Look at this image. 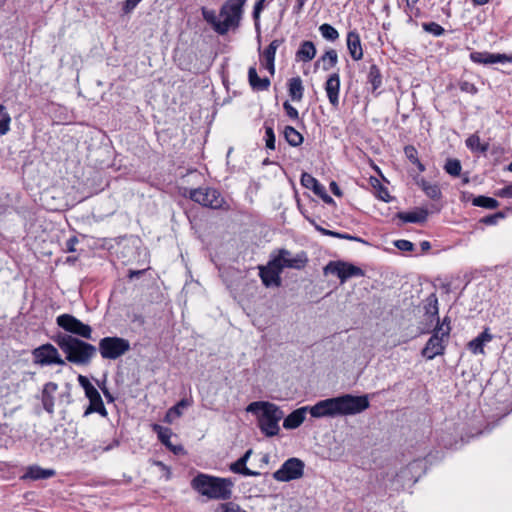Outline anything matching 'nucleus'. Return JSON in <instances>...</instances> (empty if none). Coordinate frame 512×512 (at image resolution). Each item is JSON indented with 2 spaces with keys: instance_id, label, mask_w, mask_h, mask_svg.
Segmentation results:
<instances>
[{
  "instance_id": "1",
  "label": "nucleus",
  "mask_w": 512,
  "mask_h": 512,
  "mask_svg": "<svg viewBox=\"0 0 512 512\" xmlns=\"http://www.w3.org/2000/svg\"><path fill=\"white\" fill-rule=\"evenodd\" d=\"M370 406L368 395L343 394L321 400L313 406H305L314 418L338 417L359 414Z\"/></svg>"
},
{
  "instance_id": "2",
  "label": "nucleus",
  "mask_w": 512,
  "mask_h": 512,
  "mask_svg": "<svg viewBox=\"0 0 512 512\" xmlns=\"http://www.w3.org/2000/svg\"><path fill=\"white\" fill-rule=\"evenodd\" d=\"M51 340L65 354V363L85 367L89 366L97 355V347L83 338L57 331L51 336Z\"/></svg>"
},
{
  "instance_id": "3",
  "label": "nucleus",
  "mask_w": 512,
  "mask_h": 512,
  "mask_svg": "<svg viewBox=\"0 0 512 512\" xmlns=\"http://www.w3.org/2000/svg\"><path fill=\"white\" fill-rule=\"evenodd\" d=\"M246 411L256 416L257 426L266 437L279 434V422L284 416L279 406L269 401H254L246 407Z\"/></svg>"
},
{
  "instance_id": "4",
  "label": "nucleus",
  "mask_w": 512,
  "mask_h": 512,
  "mask_svg": "<svg viewBox=\"0 0 512 512\" xmlns=\"http://www.w3.org/2000/svg\"><path fill=\"white\" fill-rule=\"evenodd\" d=\"M234 482L231 478H220L204 473L191 480V487L209 499L226 501L232 497Z\"/></svg>"
},
{
  "instance_id": "5",
  "label": "nucleus",
  "mask_w": 512,
  "mask_h": 512,
  "mask_svg": "<svg viewBox=\"0 0 512 512\" xmlns=\"http://www.w3.org/2000/svg\"><path fill=\"white\" fill-rule=\"evenodd\" d=\"M247 0H226L220 8L221 24L217 25L220 35H225L230 29L237 28L243 15Z\"/></svg>"
},
{
  "instance_id": "6",
  "label": "nucleus",
  "mask_w": 512,
  "mask_h": 512,
  "mask_svg": "<svg viewBox=\"0 0 512 512\" xmlns=\"http://www.w3.org/2000/svg\"><path fill=\"white\" fill-rule=\"evenodd\" d=\"M97 352L99 351L101 357L104 360L114 361L131 349L130 342L128 339L119 336H106L99 340Z\"/></svg>"
},
{
  "instance_id": "7",
  "label": "nucleus",
  "mask_w": 512,
  "mask_h": 512,
  "mask_svg": "<svg viewBox=\"0 0 512 512\" xmlns=\"http://www.w3.org/2000/svg\"><path fill=\"white\" fill-rule=\"evenodd\" d=\"M56 324L63 329L66 334L83 338L92 339L93 329L90 325L83 323L81 320L71 314H61L56 318Z\"/></svg>"
},
{
  "instance_id": "8",
  "label": "nucleus",
  "mask_w": 512,
  "mask_h": 512,
  "mask_svg": "<svg viewBox=\"0 0 512 512\" xmlns=\"http://www.w3.org/2000/svg\"><path fill=\"white\" fill-rule=\"evenodd\" d=\"M450 336V328L435 327L431 337L421 351V355L427 360L443 355Z\"/></svg>"
},
{
  "instance_id": "9",
  "label": "nucleus",
  "mask_w": 512,
  "mask_h": 512,
  "mask_svg": "<svg viewBox=\"0 0 512 512\" xmlns=\"http://www.w3.org/2000/svg\"><path fill=\"white\" fill-rule=\"evenodd\" d=\"M324 275H336L343 284L353 277H363L365 272L360 267L342 260L330 261L323 268Z\"/></svg>"
},
{
  "instance_id": "10",
  "label": "nucleus",
  "mask_w": 512,
  "mask_h": 512,
  "mask_svg": "<svg viewBox=\"0 0 512 512\" xmlns=\"http://www.w3.org/2000/svg\"><path fill=\"white\" fill-rule=\"evenodd\" d=\"M33 363L39 366L65 365L58 349L51 343L42 344L32 350Z\"/></svg>"
},
{
  "instance_id": "11",
  "label": "nucleus",
  "mask_w": 512,
  "mask_h": 512,
  "mask_svg": "<svg viewBox=\"0 0 512 512\" xmlns=\"http://www.w3.org/2000/svg\"><path fill=\"white\" fill-rule=\"evenodd\" d=\"M304 462L296 457L287 459L281 467L273 473V478L279 482H290L300 479L304 474Z\"/></svg>"
},
{
  "instance_id": "12",
  "label": "nucleus",
  "mask_w": 512,
  "mask_h": 512,
  "mask_svg": "<svg viewBox=\"0 0 512 512\" xmlns=\"http://www.w3.org/2000/svg\"><path fill=\"white\" fill-rule=\"evenodd\" d=\"M189 198L204 207L212 209H219L224 203L220 192L213 188L192 189L189 192Z\"/></svg>"
},
{
  "instance_id": "13",
  "label": "nucleus",
  "mask_w": 512,
  "mask_h": 512,
  "mask_svg": "<svg viewBox=\"0 0 512 512\" xmlns=\"http://www.w3.org/2000/svg\"><path fill=\"white\" fill-rule=\"evenodd\" d=\"M271 256L274 260L278 261L277 263L279 266H281L282 271L284 268H291L296 270L303 269L308 262L307 255L304 251L293 256L289 250L281 248L277 251H274Z\"/></svg>"
},
{
  "instance_id": "14",
  "label": "nucleus",
  "mask_w": 512,
  "mask_h": 512,
  "mask_svg": "<svg viewBox=\"0 0 512 512\" xmlns=\"http://www.w3.org/2000/svg\"><path fill=\"white\" fill-rule=\"evenodd\" d=\"M277 260L271 256L266 265H259V277L265 287H280L282 284L281 279V266L278 265Z\"/></svg>"
},
{
  "instance_id": "15",
  "label": "nucleus",
  "mask_w": 512,
  "mask_h": 512,
  "mask_svg": "<svg viewBox=\"0 0 512 512\" xmlns=\"http://www.w3.org/2000/svg\"><path fill=\"white\" fill-rule=\"evenodd\" d=\"M301 185L307 189H310L326 204H335L333 198L328 195L326 188L322 185L315 177L307 172H303L300 178Z\"/></svg>"
},
{
  "instance_id": "16",
  "label": "nucleus",
  "mask_w": 512,
  "mask_h": 512,
  "mask_svg": "<svg viewBox=\"0 0 512 512\" xmlns=\"http://www.w3.org/2000/svg\"><path fill=\"white\" fill-rule=\"evenodd\" d=\"M470 60L476 64L490 65L495 63H512V54L490 53L488 51H472Z\"/></svg>"
},
{
  "instance_id": "17",
  "label": "nucleus",
  "mask_w": 512,
  "mask_h": 512,
  "mask_svg": "<svg viewBox=\"0 0 512 512\" xmlns=\"http://www.w3.org/2000/svg\"><path fill=\"white\" fill-rule=\"evenodd\" d=\"M325 92L327 94L329 103L333 108L339 107V92H340V76L338 72L332 73L328 76L325 85Z\"/></svg>"
},
{
  "instance_id": "18",
  "label": "nucleus",
  "mask_w": 512,
  "mask_h": 512,
  "mask_svg": "<svg viewBox=\"0 0 512 512\" xmlns=\"http://www.w3.org/2000/svg\"><path fill=\"white\" fill-rule=\"evenodd\" d=\"M58 390V384L55 382H47L41 390L40 400L43 409L50 415L54 414L55 393Z\"/></svg>"
},
{
  "instance_id": "19",
  "label": "nucleus",
  "mask_w": 512,
  "mask_h": 512,
  "mask_svg": "<svg viewBox=\"0 0 512 512\" xmlns=\"http://www.w3.org/2000/svg\"><path fill=\"white\" fill-rule=\"evenodd\" d=\"M56 475V471L51 468H42L39 465H30L26 467L24 474L20 477L23 481H38L52 478Z\"/></svg>"
},
{
  "instance_id": "20",
  "label": "nucleus",
  "mask_w": 512,
  "mask_h": 512,
  "mask_svg": "<svg viewBox=\"0 0 512 512\" xmlns=\"http://www.w3.org/2000/svg\"><path fill=\"white\" fill-rule=\"evenodd\" d=\"M347 48L351 58L355 61L362 59L363 49L360 35L356 30L349 31L347 34Z\"/></svg>"
},
{
  "instance_id": "21",
  "label": "nucleus",
  "mask_w": 512,
  "mask_h": 512,
  "mask_svg": "<svg viewBox=\"0 0 512 512\" xmlns=\"http://www.w3.org/2000/svg\"><path fill=\"white\" fill-rule=\"evenodd\" d=\"M493 335L489 332L488 328H485L476 338L468 342L467 347L474 355L484 354V346L486 343L492 341Z\"/></svg>"
},
{
  "instance_id": "22",
  "label": "nucleus",
  "mask_w": 512,
  "mask_h": 512,
  "mask_svg": "<svg viewBox=\"0 0 512 512\" xmlns=\"http://www.w3.org/2000/svg\"><path fill=\"white\" fill-rule=\"evenodd\" d=\"M308 408L305 406L292 411L284 418L283 427L287 430L298 428L305 420Z\"/></svg>"
},
{
  "instance_id": "23",
  "label": "nucleus",
  "mask_w": 512,
  "mask_h": 512,
  "mask_svg": "<svg viewBox=\"0 0 512 512\" xmlns=\"http://www.w3.org/2000/svg\"><path fill=\"white\" fill-rule=\"evenodd\" d=\"M248 82L253 91H266L270 87V79L267 77L260 78L255 66L248 69Z\"/></svg>"
},
{
  "instance_id": "24",
  "label": "nucleus",
  "mask_w": 512,
  "mask_h": 512,
  "mask_svg": "<svg viewBox=\"0 0 512 512\" xmlns=\"http://www.w3.org/2000/svg\"><path fill=\"white\" fill-rule=\"evenodd\" d=\"M396 217L405 223H424L428 218V210L420 208L412 212H398Z\"/></svg>"
},
{
  "instance_id": "25",
  "label": "nucleus",
  "mask_w": 512,
  "mask_h": 512,
  "mask_svg": "<svg viewBox=\"0 0 512 512\" xmlns=\"http://www.w3.org/2000/svg\"><path fill=\"white\" fill-rule=\"evenodd\" d=\"M153 430H154V432L157 433L159 441L163 445H165L168 449H170L174 453H178V451L182 450L181 446H173L172 443L170 442V438L172 436V431L170 428L163 427L159 424H154Z\"/></svg>"
},
{
  "instance_id": "26",
  "label": "nucleus",
  "mask_w": 512,
  "mask_h": 512,
  "mask_svg": "<svg viewBox=\"0 0 512 512\" xmlns=\"http://www.w3.org/2000/svg\"><path fill=\"white\" fill-rule=\"evenodd\" d=\"M317 50L312 41L305 40L300 44L296 51L295 57L297 61L309 62L316 56Z\"/></svg>"
},
{
  "instance_id": "27",
  "label": "nucleus",
  "mask_w": 512,
  "mask_h": 512,
  "mask_svg": "<svg viewBox=\"0 0 512 512\" xmlns=\"http://www.w3.org/2000/svg\"><path fill=\"white\" fill-rule=\"evenodd\" d=\"M289 96L293 101H301L304 94V86L299 76L293 77L288 83Z\"/></svg>"
},
{
  "instance_id": "28",
  "label": "nucleus",
  "mask_w": 512,
  "mask_h": 512,
  "mask_svg": "<svg viewBox=\"0 0 512 512\" xmlns=\"http://www.w3.org/2000/svg\"><path fill=\"white\" fill-rule=\"evenodd\" d=\"M283 136L286 142L292 147H298L303 143L304 137L292 126H285Z\"/></svg>"
},
{
  "instance_id": "29",
  "label": "nucleus",
  "mask_w": 512,
  "mask_h": 512,
  "mask_svg": "<svg viewBox=\"0 0 512 512\" xmlns=\"http://www.w3.org/2000/svg\"><path fill=\"white\" fill-rule=\"evenodd\" d=\"M94 412L100 414L102 417H106L108 415V412L104 406L101 395L89 400V406L86 409V411L84 412V415L87 416L88 414L94 413Z\"/></svg>"
},
{
  "instance_id": "30",
  "label": "nucleus",
  "mask_w": 512,
  "mask_h": 512,
  "mask_svg": "<svg viewBox=\"0 0 512 512\" xmlns=\"http://www.w3.org/2000/svg\"><path fill=\"white\" fill-rule=\"evenodd\" d=\"M319 62L323 63L322 69L324 71H328L331 68H333L334 66H336V64L338 63V54H337L336 50H334V49L327 50L320 57V59L318 60L317 63H319Z\"/></svg>"
},
{
  "instance_id": "31",
  "label": "nucleus",
  "mask_w": 512,
  "mask_h": 512,
  "mask_svg": "<svg viewBox=\"0 0 512 512\" xmlns=\"http://www.w3.org/2000/svg\"><path fill=\"white\" fill-rule=\"evenodd\" d=\"M367 83L371 84L373 91H376L382 85V75L376 64H372L369 68Z\"/></svg>"
},
{
  "instance_id": "32",
  "label": "nucleus",
  "mask_w": 512,
  "mask_h": 512,
  "mask_svg": "<svg viewBox=\"0 0 512 512\" xmlns=\"http://www.w3.org/2000/svg\"><path fill=\"white\" fill-rule=\"evenodd\" d=\"M424 310L425 314L432 318L438 316V298L436 294L432 293L425 299Z\"/></svg>"
},
{
  "instance_id": "33",
  "label": "nucleus",
  "mask_w": 512,
  "mask_h": 512,
  "mask_svg": "<svg viewBox=\"0 0 512 512\" xmlns=\"http://www.w3.org/2000/svg\"><path fill=\"white\" fill-rule=\"evenodd\" d=\"M370 183L372 187L376 190V196L380 200L384 202H390L392 200V197L390 196L388 189L385 186H383L377 178L371 177Z\"/></svg>"
},
{
  "instance_id": "34",
  "label": "nucleus",
  "mask_w": 512,
  "mask_h": 512,
  "mask_svg": "<svg viewBox=\"0 0 512 512\" xmlns=\"http://www.w3.org/2000/svg\"><path fill=\"white\" fill-rule=\"evenodd\" d=\"M472 204L486 209H496L499 206V202L495 198L483 195L474 197Z\"/></svg>"
},
{
  "instance_id": "35",
  "label": "nucleus",
  "mask_w": 512,
  "mask_h": 512,
  "mask_svg": "<svg viewBox=\"0 0 512 512\" xmlns=\"http://www.w3.org/2000/svg\"><path fill=\"white\" fill-rule=\"evenodd\" d=\"M11 116L7 108L0 104V137L6 135L10 131Z\"/></svg>"
},
{
  "instance_id": "36",
  "label": "nucleus",
  "mask_w": 512,
  "mask_h": 512,
  "mask_svg": "<svg viewBox=\"0 0 512 512\" xmlns=\"http://www.w3.org/2000/svg\"><path fill=\"white\" fill-rule=\"evenodd\" d=\"M251 454H252V450L251 449L247 450L237 461H235L234 463H232L230 465V470L233 473L242 475L244 473V469L248 468L246 466V464H247V461L249 460Z\"/></svg>"
},
{
  "instance_id": "37",
  "label": "nucleus",
  "mask_w": 512,
  "mask_h": 512,
  "mask_svg": "<svg viewBox=\"0 0 512 512\" xmlns=\"http://www.w3.org/2000/svg\"><path fill=\"white\" fill-rule=\"evenodd\" d=\"M192 405V399L182 398L178 401L173 407L169 409L167 412L166 418L170 417V415H174L175 417H180L183 414V410Z\"/></svg>"
},
{
  "instance_id": "38",
  "label": "nucleus",
  "mask_w": 512,
  "mask_h": 512,
  "mask_svg": "<svg viewBox=\"0 0 512 512\" xmlns=\"http://www.w3.org/2000/svg\"><path fill=\"white\" fill-rule=\"evenodd\" d=\"M202 16H203L204 20L213 27L214 31L220 35L221 30H219L217 25L221 24L222 20L218 19L215 11L208 10L206 8H202Z\"/></svg>"
},
{
  "instance_id": "39",
  "label": "nucleus",
  "mask_w": 512,
  "mask_h": 512,
  "mask_svg": "<svg viewBox=\"0 0 512 512\" xmlns=\"http://www.w3.org/2000/svg\"><path fill=\"white\" fill-rule=\"evenodd\" d=\"M319 31L323 38L328 41L334 42L339 38L338 31L330 24L324 23L320 25Z\"/></svg>"
},
{
  "instance_id": "40",
  "label": "nucleus",
  "mask_w": 512,
  "mask_h": 512,
  "mask_svg": "<svg viewBox=\"0 0 512 512\" xmlns=\"http://www.w3.org/2000/svg\"><path fill=\"white\" fill-rule=\"evenodd\" d=\"M283 42V39H274L262 53L264 60H275L276 51Z\"/></svg>"
},
{
  "instance_id": "41",
  "label": "nucleus",
  "mask_w": 512,
  "mask_h": 512,
  "mask_svg": "<svg viewBox=\"0 0 512 512\" xmlns=\"http://www.w3.org/2000/svg\"><path fill=\"white\" fill-rule=\"evenodd\" d=\"M444 170L449 175L457 177L461 174L462 166L458 159H448L444 165Z\"/></svg>"
},
{
  "instance_id": "42",
  "label": "nucleus",
  "mask_w": 512,
  "mask_h": 512,
  "mask_svg": "<svg viewBox=\"0 0 512 512\" xmlns=\"http://www.w3.org/2000/svg\"><path fill=\"white\" fill-rule=\"evenodd\" d=\"M422 28L425 32L434 36H442L445 33L444 28L436 22H424Z\"/></svg>"
},
{
  "instance_id": "43",
  "label": "nucleus",
  "mask_w": 512,
  "mask_h": 512,
  "mask_svg": "<svg viewBox=\"0 0 512 512\" xmlns=\"http://www.w3.org/2000/svg\"><path fill=\"white\" fill-rule=\"evenodd\" d=\"M423 466V461L420 459L414 460L410 462L407 467L402 469L396 476L400 478H407L408 474L412 473L416 469H421Z\"/></svg>"
},
{
  "instance_id": "44",
  "label": "nucleus",
  "mask_w": 512,
  "mask_h": 512,
  "mask_svg": "<svg viewBox=\"0 0 512 512\" xmlns=\"http://www.w3.org/2000/svg\"><path fill=\"white\" fill-rule=\"evenodd\" d=\"M265 143L266 148L270 150H275L276 136L273 130V127L265 124Z\"/></svg>"
},
{
  "instance_id": "45",
  "label": "nucleus",
  "mask_w": 512,
  "mask_h": 512,
  "mask_svg": "<svg viewBox=\"0 0 512 512\" xmlns=\"http://www.w3.org/2000/svg\"><path fill=\"white\" fill-rule=\"evenodd\" d=\"M424 193L432 200H438L442 195L441 190L437 184H430L428 187H425Z\"/></svg>"
},
{
  "instance_id": "46",
  "label": "nucleus",
  "mask_w": 512,
  "mask_h": 512,
  "mask_svg": "<svg viewBox=\"0 0 512 512\" xmlns=\"http://www.w3.org/2000/svg\"><path fill=\"white\" fill-rule=\"evenodd\" d=\"M480 143V138L477 134L470 135L465 141L467 148L470 149L472 152L477 151Z\"/></svg>"
},
{
  "instance_id": "47",
  "label": "nucleus",
  "mask_w": 512,
  "mask_h": 512,
  "mask_svg": "<svg viewBox=\"0 0 512 512\" xmlns=\"http://www.w3.org/2000/svg\"><path fill=\"white\" fill-rule=\"evenodd\" d=\"M396 248L401 251L410 252L414 249V244L411 241L405 239H399L394 242Z\"/></svg>"
},
{
  "instance_id": "48",
  "label": "nucleus",
  "mask_w": 512,
  "mask_h": 512,
  "mask_svg": "<svg viewBox=\"0 0 512 512\" xmlns=\"http://www.w3.org/2000/svg\"><path fill=\"white\" fill-rule=\"evenodd\" d=\"M283 108H284V110H285V112H286V115H287L290 119H292V120H299V113H298V110H297L295 107H293V106L289 103V101H285V102L283 103Z\"/></svg>"
},
{
  "instance_id": "49",
  "label": "nucleus",
  "mask_w": 512,
  "mask_h": 512,
  "mask_svg": "<svg viewBox=\"0 0 512 512\" xmlns=\"http://www.w3.org/2000/svg\"><path fill=\"white\" fill-rule=\"evenodd\" d=\"M459 88L462 92L469 93L475 95L478 92V88L471 82L461 81L459 83Z\"/></svg>"
},
{
  "instance_id": "50",
  "label": "nucleus",
  "mask_w": 512,
  "mask_h": 512,
  "mask_svg": "<svg viewBox=\"0 0 512 512\" xmlns=\"http://www.w3.org/2000/svg\"><path fill=\"white\" fill-rule=\"evenodd\" d=\"M142 0H125L122 5L124 14H130Z\"/></svg>"
},
{
  "instance_id": "51",
  "label": "nucleus",
  "mask_w": 512,
  "mask_h": 512,
  "mask_svg": "<svg viewBox=\"0 0 512 512\" xmlns=\"http://www.w3.org/2000/svg\"><path fill=\"white\" fill-rule=\"evenodd\" d=\"M264 2H265V0H259L254 5V9H253L252 15H253V18L255 20L256 27L259 26L258 21H259L260 13H261V11L264 8Z\"/></svg>"
},
{
  "instance_id": "52",
  "label": "nucleus",
  "mask_w": 512,
  "mask_h": 512,
  "mask_svg": "<svg viewBox=\"0 0 512 512\" xmlns=\"http://www.w3.org/2000/svg\"><path fill=\"white\" fill-rule=\"evenodd\" d=\"M405 155L406 157L409 159V161L411 163H415L419 160L418 156H417V150L413 147V146H406L405 149Z\"/></svg>"
},
{
  "instance_id": "53",
  "label": "nucleus",
  "mask_w": 512,
  "mask_h": 512,
  "mask_svg": "<svg viewBox=\"0 0 512 512\" xmlns=\"http://www.w3.org/2000/svg\"><path fill=\"white\" fill-rule=\"evenodd\" d=\"M496 196L501 198H512V183L496 192Z\"/></svg>"
},
{
  "instance_id": "54",
  "label": "nucleus",
  "mask_w": 512,
  "mask_h": 512,
  "mask_svg": "<svg viewBox=\"0 0 512 512\" xmlns=\"http://www.w3.org/2000/svg\"><path fill=\"white\" fill-rule=\"evenodd\" d=\"M79 243V240L76 236H71L67 241H66V248H65V251L66 252H75L76 251V244Z\"/></svg>"
},
{
  "instance_id": "55",
  "label": "nucleus",
  "mask_w": 512,
  "mask_h": 512,
  "mask_svg": "<svg viewBox=\"0 0 512 512\" xmlns=\"http://www.w3.org/2000/svg\"><path fill=\"white\" fill-rule=\"evenodd\" d=\"M79 385L84 389H88V387H91L93 384L89 381V379L84 375H78L77 377Z\"/></svg>"
},
{
  "instance_id": "56",
  "label": "nucleus",
  "mask_w": 512,
  "mask_h": 512,
  "mask_svg": "<svg viewBox=\"0 0 512 512\" xmlns=\"http://www.w3.org/2000/svg\"><path fill=\"white\" fill-rule=\"evenodd\" d=\"M85 396L90 400L92 398H95L100 395L98 390L92 385L91 387H88L85 391Z\"/></svg>"
},
{
  "instance_id": "57",
  "label": "nucleus",
  "mask_w": 512,
  "mask_h": 512,
  "mask_svg": "<svg viewBox=\"0 0 512 512\" xmlns=\"http://www.w3.org/2000/svg\"><path fill=\"white\" fill-rule=\"evenodd\" d=\"M481 222L486 224V225H495L498 222V220L496 219L494 214H492V215H488V216L483 217L481 219Z\"/></svg>"
},
{
  "instance_id": "58",
  "label": "nucleus",
  "mask_w": 512,
  "mask_h": 512,
  "mask_svg": "<svg viewBox=\"0 0 512 512\" xmlns=\"http://www.w3.org/2000/svg\"><path fill=\"white\" fill-rule=\"evenodd\" d=\"M263 66L269 71L271 75L275 73V60H264Z\"/></svg>"
},
{
  "instance_id": "59",
  "label": "nucleus",
  "mask_w": 512,
  "mask_h": 512,
  "mask_svg": "<svg viewBox=\"0 0 512 512\" xmlns=\"http://www.w3.org/2000/svg\"><path fill=\"white\" fill-rule=\"evenodd\" d=\"M436 320H437L436 327H443L444 329H447V328L451 329L449 317H447V316L444 317V319L442 320L441 323H440V320H439V316L436 317Z\"/></svg>"
},
{
  "instance_id": "60",
  "label": "nucleus",
  "mask_w": 512,
  "mask_h": 512,
  "mask_svg": "<svg viewBox=\"0 0 512 512\" xmlns=\"http://www.w3.org/2000/svg\"><path fill=\"white\" fill-rule=\"evenodd\" d=\"M330 190H331V192L335 196H337V197H341L342 196V191H341V189L339 188L338 184L335 181H332L330 183Z\"/></svg>"
},
{
  "instance_id": "61",
  "label": "nucleus",
  "mask_w": 512,
  "mask_h": 512,
  "mask_svg": "<svg viewBox=\"0 0 512 512\" xmlns=\"http://www.w3.org/2000/svg\"><path fill=\"white\" fill-rule=\"evenodd\" d=\"M145 269H142V270H129L128 272V278L130 280L134 279V278H139L140 276H142L144 273H145Z\"/></svg>"
},
{
  "instance_id": "62",
  "label": "nucleus",
  "mask_w": 512,
  "mask_h": 512,
  "mask_svg": "<svg viewBox=\"0 0 512 512\" xmlns=\"http://www.w3.org/2000/svg\"><path fill=\"white\" fill-rule=\"evenodd\" d=\"M70 384H66L67 391L60 394L61 400H66L67 403H71Z\"/></svg>"
},
{
  "instance_id": "63",
  "label": "nucleus",
  "mask_w": 512,
  "mask_h": 512,
  "mask_svg": "<svg viewBox=\"0 0 512 512\" xmlns=\"http://www.w3.org/2000/svg\"><path fill=\"white\" fill-rule=\"evenodd\" d=\"M105 398L107 399L108 402H113L114 401V397L113 395L109 392V390L107 389V387L104 385L103 387L100 386Z\"/></svg>"
},
{
  "instance_id": "64",
  "label": "nucleus",
  "mask_w": 512,
  "mask_h": 512,
  "mask_svg": "<svg viewBox=\"0 0 512 512\" xmlns=\"http://www.w3.org/2000/svg\"><path fill=\"white\" fill-rule=\"evenodd\" d=\"M306 1L307 0H296V4L294 6V12L299 13L303 9Z\"/></svg>"
}]
</instances>
